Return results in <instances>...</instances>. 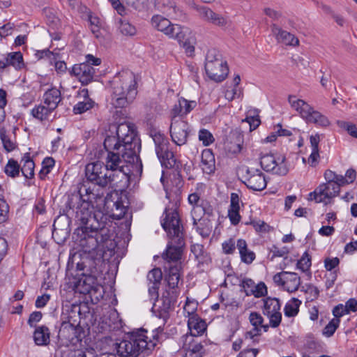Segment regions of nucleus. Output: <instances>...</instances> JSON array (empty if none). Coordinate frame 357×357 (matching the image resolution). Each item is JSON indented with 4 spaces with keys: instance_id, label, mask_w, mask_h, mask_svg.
Masks as SVG:
<instances>
[{
    "instance_id": "obj_62",
    "label": "nucleus",
    "mask_w": 357,
    "mask_h": 357,
    "mask_svg": "<svg viewBox=\"0 0 357 357\" xmlns=\"http://www.w3.org/2000/svg\"><path fill=\"white\" fill-rule=\"evenodd\" d=\"M218 61H222L221 54L216 50H209L206 56V63H215Z\"/></svg>"
},
{
    "instance_id": "obj_41",
    "label": "nucleus",
    "mask_w": 357,
    "mask_h": 357,
    "mask_svg": "<svg viewBox=\"0 0 357 357\" xmlns=\"http://www.w3.org/2000/svg\"><path fill=\"white\" fill-rule=\"evenodd\" d=\"M21 172L20 165L13 158H10L4 167L5 174L11 178L19 176Z\"/></svg>"
},
{
    "instance_id": "obj_52",
    "label": "nucleus",
    "mask_w": 357,
    "mask_h": 357,
    "mask_svg": "<svg viewBox=\"0 0 357 357\" xmlns=\"http://www.w3.org/2000/svg\"><path fill=\"white\" fill-rule=\"evenodd\" d=\"M119 23V29L122 34L126 36H132L135 33V27L130 24L128 21L120 19Z\"/></svg>"
},
{
    "instance_id": "obj_46",
    "label": "nucleus",
    "mask_w": 357,
    "mask_h": 357,
    "mask_svg": "<svg viewBox=\"0 0 357 357\" xmlns=\"http://www.w3.org/2000/svg\"><path fill=\"white\" fill-rule=\"evenodd\" d=\"M162 278V273L160 268H154L151 270L147 275V280L150 284L160 285Z\"/></svg>"
},
{
    "instance_id": "obj_23",
    "label": "nucleus",
    "mask_w": 357,
    "mask_h": 357,
    "mask_svg": "<svg viewBox=\"0 0 357 357\" xmlns=\"http://www.w3.org/2000/svg\"><path fill=\"white\" fill-rule=\"evenodd\" d=\"M81 306L79 304H66L62 307L60 321L81 326Z\"/></svg>"
},
{
    "instance_id": "obj_28",
    "label": "nucleus",
    "mask_w": 357,
    "mask_h": 357,
    "mask_svg": "<svg viewBox=\"0 0 357 357\" xmlns=\"http://www.w3.org/2000/svg\"><path fill=\"white\" fill-rule=\"evenodd\" d=\"M9 66H13L17 70H20L24 66L23 56L20 52L8 53L3 59L0 60V70H4Z\"/></svg>"
},
{
    "instance_id": "obj_30",
    "label": "nucleus",
    "mask_w": 357,
    "mask_h": 357,
    "mask_svg": "<svg viewBox=\"0 0 357 357\" xmlns=\"http://www.w3.org/2000/svg\"><path fill=\"white\" fill-rule=\"evenodd\" d=\"M123 126H119L116 130V136L107 135L103 142L104 149L107 153L121 151L120 132L122 131Z\"/></svg>"
},
{
    "instance_id": "obj_55",
    "label": "nucleus",
    "mask_w": 357,
    "mask_h": 357,
    "mask_svg": "<svg viewBox=\"0 0 357 357\" xmlns=\"http://www.w3.org/2000/svg\"><path fill=\"white\" fill-rule=\"evenodd\" d=\"M56 53L50 51L48 49H45L43 50H38L35 53V56L38 60L40 59H47L50 63L51 61H54V55Z\"/></svg>"
},
{
    "instance_id": "obj_13",
    "label": "nucleus",
    "mask_w": 357,
    "mask_h": 357,
    "mask_svg": "<svg viewBox=\"0 0 357 357\" xmlns=\"http://www.w3.org/2000/svg\"><path fill=\"white\" fill-rule=\"evenodd\" d=\"M284 155L265 154L260 158L261 168L267 172L279 176H285L289 172V167L286 162Z\"/></svg>"
},
{
    "instance_id": "obj_56",
    "label": "nucleus",
    "mask_w": 357,
    "mask_h": 357,
    "mask_svg": "<svg viewBox=\"0 0 357 357\" xmlns=\"http://www.w3.org/2000/svg\"><path fill=\"white\" fill-rule=\"evenodd\" d=\"M9 206L3 199H0V224L5 222L8 217Z\"/></svg>"
},
{
    "instance_id": "obj_2",
    "label": "nucleus",
    "mask_w": 357,
    "mask_h": 357,
    "mask_svg": "<svg viewBox=\"0 0 357 357\" xmlns=\"http://www.w3.org/2000/svg\"><path fill=\"white\" fill-rule=\"evenodd\" d=\"M86 193L87 200L82 198L79 191L66 193L62 198L60 216H65L69 220L74 218L77 224L87 225L94 212L102 211L106 202L103 192H95L94 189L89 188Z\"/></svg>"
},
{
    "instance_id": "obj_21",
    "label": "nucleus",
    "mask_w": 357,
    "mask_h": 357,
    "mask_svg": "<svg viewBox=\"0 0 357 357\" xmlns=\"http://www.w3.org/2000/svg\"><path fill=\"white\" fill-rule=\"evenodd\" d=\"M205 70L208 77L216 82H222L229 73L226 61H218L215 63H206Z\"/></svg>"
},
{
    "instance_id": "obj_11",
    "label": "nucleus",
    "mask_w": 357,
    "mask_h": 357,
    "mask_svg": "<svg viewBox=\"0 0 357 357\" xmlns=\"http://www.w3.org/2000/svg\"><path fill=\"white\" fill-rule=\"evenodd\" d=\"M123 128L127 129V133L121 135V144L122 146L121 151H123V157L129 158L128 155L136 159L137 162H139L138 171L139 174L142 172V163L139 156V153L141 149V140L137 134L130 129V127L126 125H123Z\"/></svg>"
},
{
    "instance_id": "obj_43",
    "label": "nucleus",
    "mask_w": 357,
    "mask_h": 357,
    "mask_svg": "<svg viewBox=\"0 0 357 357\" xmlns=\"http://www.w3.org/2000/svg\"><path fill=\"white\" fill-rule=\"evenodd\" d=\"M54 164L55 161L51 157H47L43 160L42 162V169L39 172V177L40 179H45L46 176L51 172V169L54 166Z\"/></svg>"
},
{
    "instance_id": "obj_7",
    "label": "nucleus",
    "mask_w": 357,
    "mask_h": 357,
    "mask_svg": "<svg viewBox=\"0 0 357 357\" xmlns=\"http://www.w3.org/2000/svg\"><path fill=\"white\" fill-rule=\"evenodd\" d=\"M123 151L109 152L105 158V164L104 165L105 170L109 172V174H114V183L123 180H128L130 178L131 169L130 165L135 162L136 159L130 155L129 158L123 157Z\"/></svg>"
},
{
    "instance_id": "obj_1",
    "label": "nucleus",
    "mask_w": 357,
    "mask_h": 357,
    "mask_svg": "<svg viewBox=\"0 0 357 357\" xmlns=\"http://www.w3.org/2000/svg\"><path fill=\"white\" fill-rule=\"evenodd\" d=\"M108 217L102 211L93 213L92 218L89 219L87 225H79L75 230L73 235L88 255L84 257H95L92 251L96 250L105 253L112 252L116 246L112 239V234L107 227Z\"/></svg>"
},
{
    "instance_id": "obj_49",
    "label": "nucleus",
    "mask_w": 357,
    "mask_h": 357,
    "mask_svg": "<svg viewBox=\"0 0 357 357\" xmlns=\"http://www.w3.org/2000/svg\"><path fill=\"white\" fill-rule=\"evenodd\" d=\"M340 260L338 257H326L324 260V268L327 271L333 272L335 270H337L339 272V264Z\"/></svg>"
},
{
    "instance_id": "obj_44",
    "label": "nucleus",
    "mask_w": 357,
    "mask_h": 357,
    "mask_svg": "<svg viewBox=\"0 0 357 357\" xmlns=\"http://www.w3.org/2000/svg\"><path fill=\"white\" fill-rule=\"evenodd\" d=\"M243 135L241 133H237L234 142L231 141L229 143L228 150L234 154L239 153L243 148Z\"/></svg>"
},
{
    "instance_id": "obj_26",
    "label": "nucleus",
    "mask_w": 357,
    "mask_h": 357,
    "mask_svg": "<svg viewBox=\"0 0 357 357\" xmlns=\"http://www.w3.org/2000/svg\"><path fill=\"white\" fill-rule=\"evenodd\" d=\"M156 154L162 166L169 169L174 168L178 172V176L181 177L180 169L181 164L176 160L174 153L169 151V147L167 149H165V151H159Z\"/></svg>"
},
{
    "instance_id": "obj_64",
    "label": "nucleus",
    "mask_w": 357,
    "mask_h": 357,
    "mask_svg": "<svg viewBox=\"0 0 357 357\" xmlns=\"http://www.w3.org/2000/svg\"><path fill=\"white\" fill-rule=\"evenodd\" d=\"M240 209H229L228 210V217L230 220L231 225L236 226L241 220V215L239 213Z\"/></svg>"
},
{
    "instance_id": "obj_36",
    "label": "nucleus",
    "mask_w": 357,
    "mask_h": 357,
    "mask_svg": "<svg viewBox=\"0 0 357 357\" xmlns=\"http://www.w3.org/2000/svg\"><path fill=\"white\" fill-rule=\"evenodd\" d=\"M283 273L285 275L284 289L290 293L297 291L301 284V278L294 272L283 271Z\"/></svg>"
},
{
    "instance_id": "obj_47",
    "label": "nucleus",
    "mask_w": 357,
    "mask_h": 357,
    "mask_svg": "<svg viewBox=\"0 0 357 357\" xmlns=\"http://www.w3.org/2000/svg\"><path fill=\"white\" fill-rule=\"evenodd\" d=\"M311 265V257L306 251L303 253L301 258L297 261V268L301 269L303 272H306L310 270Z\"/></svg>"
},
{
    "instance_id": "obj_34",
    "label": "nucleus",
    "mask_w": 357,
    "mask_h": 357,
    "mask_svg": "<svg viewBox=\"0 0 357 357\" xmlns=\"http://www.w3.org/2000/svg\"><path fill=\"white\" fill-rule=\"evenodd\" d=\"M188 326L190 330V334L197 335L203 333L206 329L204 320L202 319L197 314H192L188 321Z\"/></svg>"
},
{
    "instance_id": "obj_53",
    "label": "nucleus",
    "mask_w": 357,
    "mask_h": 357,
    "mask_svg": "<svg viewBox=\"0 0 357 357\" xmlns=\"http://www.w3.org/2000/svg\"><path fill=\"white\" fill-rule=\"evenodd\" d=\"M192 253L195 255V257L199 262L203 263L204 260V246L201 244H193L190 247Z\"/></svg>"
},
{
    "instance_id": "obj_29",
    "label": "nucleus",
    "mask_w": 357,
    "mask_h": 357,
    "mask_svg": "<svg viewBox=\"0 0 357 357\" xmlns=\"http://www.w3.org/2000/svg\"><path fill=\"white\" fill-rule=\"evenodd\" d=\"M81 94L84 98V100L83 101L78 102L76 105H74L73 109L74 114H81L91 109L94 108L95 107H98V104L89 98V91L87 89H83L81 91Z\"/></svg>"
},
{
    "instance_id": "obj_40",
    "label": "nucleus",
    "mask_w": 357,
    "mask_h": 357,
    "mask_svg": "<svg viewBox=\"0 0 357 357\" xmlns=\"http://www.w3.org/2000/svg\"><path fill=\"white\" fill-rule=\"evenodd\" d=\"M198 234L204 238H208L212 230V224L208 218L199 219V225L196 227Z\"/></svg>"
},
{
    "instance_id": "obj_14",
    "label": "nucleus",
    "mask_w": 357,
    "mask_h": 357,
    "mask_svg": "<svg viewBox=\"0 0 357 357\" xmlns=\"http://www.w3.org/2000/svg\"><path fill=\"white\" fill-rule=\"evenodd\" d=\"M340 188L336 182H328L320 184L314 191L309 194V200H314L317 203L324 202L327 204L326 199H330L338 195Z\"/></svg>"
},
{
    "instance_id": "obj_57",
    "label": "nucleus",
    "mask_w": 357,
    "mask_h": 357,
    "mask_svg": "<svg viewBox=\"0 0 357 357\" xmlns=\"http://www.w3.org/2000/svg\"><path fill=\"white\" fill-rule=\"evenodd\" d=\"M251 293L256 297L260 298L267 294V287L264 282H261L258 283L254 289L250 290Z\"/></svg>"
},
{
    "instance_id": "obj_9",
    "label": "nucleus",
    "mask_w": 357,
    "mask_h": 357,
    "mask_svg": "<svg viewBox=\"0 0 357 357\" xmlns=\"http://www.w3.org/2000/svg\"><path fill=\"white\" fill-rule=\"evenodd\" d=\"M295 98L294 96H289L288 98L289 102L294 109L299 112L301 117L307 123H314L321 127H326L330 125V121L326 116L314 110L305 101L301 99L295 100Z\"/></svg>"
},
{
    "instance_id": "obj_12",
    "label": "nucleus",
    "mask_w": 357,
    "mask_h": 357,
    "mask_svg": "<svg viewBox=\"0 0 357 357\" xmlns=\"http://www.w3.org/2000/svg\"><path fill=\"white\" fill-rule=\"evenodd\" d=\"M179 295L176 291L165 290L162 296L160 298H158L153 303V312L160 319L166 321L169 318L170 312L174 311Z\"/></svg>"
},
{
    "instance_id": "obj_27",
    "label": "nucleus",
    "mask_w": 357,
    "mask_h": 357,
    "mask_svg": "<svg viewBox=\"0 0 357 357\" xmlns=\"http://www.w3.org/2000/svg\"><path fill=\"white\" fill-rule=\"evenodd\" d=\"M61 217H58L56 220H54L53 227L54 229L52 231V238L54 239L56 243L59 245H62L65 243L66 239L68 238L70 232V220L66 219V225L63 228L59 227V219Z\"/></svg>"
},
{
    "instance_id": "obj_42",
    "label": "nucleus",
    "mask_w": 357,
    "mask_h": 357,
    "mask_svg": "<svg viewBox=\"0 0 357 357\" xmlns=\"http://www.w3.org/2000/svg\"><path fill=\"white\" fill-rule=\"evenodd\" d=\"M301 304V301L299 299L292 298L291 300L289 303H287L284 306V315L287 317H293L297 315Z\"/></svg>"
},
{
    "instance_id": "obj_45",
    "label": "nucleus",
    "mask_w": 357,
    "mask_h": 357,
    "mask_svg": "<svg viewBox=\"0 0 357 357\" xmlns=\"http://www.w3.org/2000/svg\"><path fill=\"white\" fill-rule=\"evenodd\" d=\"M0 139L2 142L4 149L7 152H10L15 149V143L10 139L4 128L0 129Z\"/></svg>"
},
{
    "instance_id": "obj_17",
    "label": "nucleus",
    "mask_w": 357,
    "mask_h": 357,
    "mask_svg": "<svg viewBox=\"0 0 357 357\" xmlns=\"http://www.w3.org/2000/svg\"><path fill=\"white\" fill-rule=\"evenodd\" d=\"M263 301V314L269 318L270 326L272 328H277L282 321L280 300L276 298L267 297Z\"/></svg>"
},
{
    "instance_id": "obj_24",
    "label": "nucleus",
    "mask_w": 357,
    "mask_h": 357,
    "mask_svg": "<svg viewBox=\"0 0 357 357\" xmlns=\"http://www.w3.org/2000/svg\"><path fill=\"white\" fill-rule=\"evenodd\" d=\"M155 6L158 10L172 18L178 19L185 17V14L172 0H155Z\"/></svg>"
},
{
    "instance_id": "obj_59",
    "label": "nucleus",
    "mask_w": 357,
    "mask_h": 357,
    "mask_svg": "<svg viewBox=\"0 0 357 357\" xmlns=\"http://www.w3.org/2000/svg\"><path fill=\"white\" fill-rule=\"evenodd\" d=\"M197 209H201L204 215H207L208 217L213 215V208L207 200H201Z\"/></svg>"
},
{
    "instance_id": "obj_39",
    "label": "nucleus",
    "mask_w": 357,
    "mask_h": 357,
    "mask_svg": "<svg viewBox=\"0 0 357 357\" xmlns=\"http://www.w3.org/2000/svg\"><path fill=\"white\" fill-rule=\"evenodd\" d=\"M151 137L155 143V153L165 151V149H167L169 147V140L163 134L160 132H155L151 134Z\"/></svg>"
},
{
    "instance_id": "obj_10",
    "label": "nucleus",
    "mask_w": 357,
    "mask_h": 357,
    "mask_svg": "<svg viewBox=\"0 0 357 357\" xmlns=\"http://www.w3.org/2000/svg\"><path fill=\"white\" fill-rule=\"evenodd\" d=\"M85 337L86 331L83 327L60 321L57 333L60 346L68 347L70 344L76 346L81 343Z\"/></svg>"
},
{
    "instance_id": "obj_35",
    "label": "nucleus",
    "mask_w": 357,
    "mask_h": 357,
    "mask_svg": "<svg viewBox=\"0 0 357 357\" xmlns=\"http://www.w3.org/2000/svg\"><path fill=\"white\" fill-rule=\"evenodd\" d=\"M236 247L239 250L241 259L243 263L250 264L255 260V254L248 248L247 243L244 239H238Z\"/></svg>"
},
{
    "instance_id": "obj_3",
    "label": "nucleus",
    "mask_w": 357,
    "mask_h": 357,
    "mask_svg": "<svg viewBox=\"0 0 357 357\" xmlns=\"http://www.w3.org/2000/svg\"><path fill=\"white\" fill-rule=\"evenodd\" d=\"M165 218L161 225L167 232L169 239L165 251L162 253V258L169 263L181 262L183 248L185 247V233L183 226L176 210L169 212L165 208Z\"/></svg>"
},
{
    "instance_id": "obj_31",
    "label": "nucleus",
    "mask_w": 357,
    "mask_h": 357,
    "mask_svg": "<svg viewBox=\"0 0 357 357\" xmlns=\"http://www.w3.org/2000/svg\"><path fill=\"white\" fill-rule=\"evenodd\" d=\"M43 98L44 104L54 110L56 109L62 100L61 91L55 86L47 90L44 93Z\"/></svg>"
},
{
    "instance_id": "obj_60",
    "label": "nucleus",
    "mask_w": 357,
    "mask_h": 357,
    "mask_svg": "<svg viewBox=\"0 0 357 357\" xmlns=\"http://www.w3.org/2000/svg\"><path fill=\"white\" fill-rule=\"evenodd\" d=\"M43 317V314L40 311H35L30 314L27 324L31 328L38 327L36 324L39 322Z\"/></svg>"
},
{
    "instance_id": "obj_61",
    "label": "nucleus",
    "mask_w": 357,
    "mask_h": 357,
    "mask_svg": "<svg viewBox=\"0 0 357 357\" xmlns=\"http://www.w3.org/2000/svg\"><path fill=\"white\" fill-rule=\"evenodd\" d=\"M223 252L226 255L233 254L236 249L235 241L232 238L225 241L222 244Z\"/></svg>"
},
{
    "instance_id": "obj_58",
    "label": "nucleus",
    "mask_w": 357,
    "mask_h": 357,
    "mask_svg": "<svg viewBox=\"0 0 357 357\" xmlns=\"http://www.w3.org/2000/svg\"><path fill=\"white\" fill-rule=\"evenodd\" d=\"M59 56V54L58 53H56V54L54 55V61H51L50 63L51 65L54 66L55 70L57 72V73L63 74L66 73L67 70V65L64 61H58Z\"/></svg>"
},
{
    "instance_id": "obj_33",
    "label": "nucleus",
    "mask_w": 357,
    "mask_h": 357,
    "mask_svg": "<svg viewBox=\"0 0 357 357\" xmlns=\"http://www.w3.org/2000/svg\"><path fill=\"white\" fill-rule=\"evenodd\" d=\"M33 337L36 345H48L50 342V331L49 328L45 325L36 327Z\"/></svg>"
},
{
    "instance_id": "obj_54",
    "label": "nucleus",
    "mask_w": 357,
    "mask_h": 357,
    "mask_svg": "<svg viewBox=\"0 0 357 357\" xmlns=\"http://www.w3.org/2000/svg\"><path fill=\"white\" fill-rule=\"evenodd\" d=\"M245 224L252 225L257 232H268L271 228L267 223L261 220H251L250 222H245Z\"/></svg>"
},
{
    "instance_id": "obj_5",
    "label": "nucleus",
    "mask_w": 357,
    "mask_h": 357,
    "mask_svg": "<svg viewBox=\"0 0 357 357\" xmlns=\"http://www.w3.org/2000/svg\"><path fill=\"white\" fill-rule=\"evenodd\" d=\"M151 23L154 29L162 32L169 38L176 40L184 49L187 56L194 55L196 39L189 28L173 24L168 19L160 15H153Z\"/></svg>"
},
{
    "instance_id": "obj_4",
    "label": "nucleus",
    "mask_w": 357,
    "mask_h": 357,
    "mask_svg": "<svg viewBox=\"0 0 357 357\" xmlns=\"http://www.w3.org/2000/svg\"><path fill=\"white\" fill-rule=\"evenodd\" d=\"M111 104L123 109L133 102L137 95L135 75L130 71L118 73L111 82Z\"/></svg>"
},
{
    "instance_id": "obj_16",
    "label": "nucleus",
    "mask_w": 357,
    "mask_h": 357,
    "mask_svg": "<svg viewBox=\"0 0 357 357\" xmlns=\"http://www.w3.org/2000/svg\"><path fill=\"white\" fill-rule=\"evenodd\" d=\"M243 183L254 191H261L266 188L267 181L264 174L259 169L246 167L243 176Z\"/></svg>"
},
{
    "instance_id": "obj_38",
    "label": "nucleus",
    "mask_w": 357,
    "mask_h": 357,
    "mask_svg": "<svg viewBox=\"0 0 357 357\" xmlns=\"http://www.w3.org/2000/svg\"><path fill=\"white\" fill-rule=\"evenodd\" d=\"M53 111V109L45 105H39L31 109V114L35 119L40 121H49V117Z\"/></svg>"
},
{
    "instance_id": "obj_20",
    "label": "nucleus",
    "mask_w": 357,
    "mask_h": 357,
    "mask_svg": "<svg viewBox=\"0 0 357 357\" xmlns=\"http://www.w3.org/2000/svg\"><path fill=\"white\" fill-rule=\"evenodd\" d=\"M70 76L76 77L82 85H87L95 80L96 69L87 63L75 64L68 70Z\"/></svg>"
},
{
    "instance_id": "obj_51",
    "label": "nucleus",
    "mask_w": 357,
    "mask_h": 357,
    "mask_svg": "<svg viewBox=\"0 0 357 357\" xmlns=\"http://www.w3.org/2000/svg\"><path fill=\"white\" fill-rule=\"evenodd\" d=\"M337 124L340 128L347 130L351 137L357 139V126L355 124L344 121H337Z\"/></svg>"
},
{
    "instance_id": "obj_8",
    "label": "nucleus",
    "mask_w": 357,
    "mask_h": 357,
    "mask_svg": "<svg viewBox=\"0 0 357 357\" xmlns=\"http://www.w3.org/2000/svg\"><path fill=\"white\" fill-rule=\"evenodd\" d=\"M85 177L86 181L98 186L100 189L94 190L95 192H103L108 185H115L114 174H109L105 170L104 163L99 161L88 163L85 167Z\"/></svg>"
},
{
    "instance_id": "obj_50",
    "label": "nucleus",
    "mask_w": 357,
    "mask_h": 357,
    "mask_svg": "<svg viewBox=\"0 0 357 357\" xmlns=\"http://www.w3.org/2000/svg\"><path fill=\"white\" fill-rule=\"evenodd\" d=\"M199 139L205 146H209L215 141L211 132L204 128H202L199 131Z\"/></svg>"
},
{
    "instance_id": "obj_15",
    "label": "nucleus",
    "mask_w": 357,
    "mask_h": 357,
    "mask_svg": "<svg viewBox=\"0 0 357 357\" xmlns=\"http://www.w3.org/2000/svg\"><path fill=\"white\" fill-rule=\"evenodd\" d=\"M188 123L183 119H173L169 127L170 136L172 142L177 146L187 143L190 133Z\"/></svg>"
},
{
    "instance_id": "obj_6",
    "label": "nucleus",
    "mask_w": 357,
    "mask_h": 357,
    "mask_svg": "<svg viewBox=\"0 0 357 357\" xmlns=\"http://www.w3.org/2000/svg\"><path fill=\"white\" fill-rule=\"evenodd\" d=\"M102 262L100 258L82 257L81 261L77 263L75 286L80 288V292L84 294H91L96 291L97 277L99 271L97 266Z\"/></svg>"
},
{
    "instance_id": "obj_63",
    "label": "nucleus",
    "mask_w": 357,
    "mask_h": 357,
    "mask_svg": "<svg viewBox=\"0 0 357 357\" xmlns=\"http://www.w3.org/2000/svg\"><path fill=\"white\" fill-rule=\"evenodd\" d=\"M249 320L250 324L255 327L261 326L264 321L261 315L256 312H252L250 314Z\"/></svg>"
},
{
    "instance_id": "obj_48",
    "label": "nucleus",
    "mask_w": 357,
    "mask_h": 357,
    "mask_svg": "<svg viewBox=\"0 0 357 357\" xmlns=\"http://www.w3.org/2000/svg\"><path fill=\"white\" fill-rule=\"evenodd\" d=\"M340 320L333 319L323 329V335L327 337H331L339 327Z\"/></svg>"
},
{
    "instance_id": "obj_32",
    "label": "nucleus",
    "mask_w": 357,
    "mask_h": 357,
    "mask_svg": "<svg viewBox=\"0 0 357 357\" xmlns=\"http://www.w3.org/2000/svg\"><path fill=\"white\" fill-rule=\"evenodd\" d=\"M202 169L205 174H211L215 170V155L210 149H204L202 153Z\"/></svg>"
},
{
    "instance_id": "obj_18",
    "label": "nucleus",
    "mask_w": 357,
    "mask_h": 357,
    "mask_svg": "<svg viewBox=\"0 0 357 357\" xmlns=\"http://www.w3.org/2000/svg\"><path fill=\"white\" fill-rule=\"evenodd\" d=\"M192 7L197 12L199 17L203 21L222 29L227 26V18L221 14L215 13L208 7L197 6L195 3Z\"/></svg>"
},
{
    "instance_id": "obj_37",
    "label": "nucleus",
    "mask_w": 357,
    "mask_h": 357,
    "mask_svg": "<svg viewBox=\"0 0 357 357\" xmlns=\"http://www.w3.org/2000/svg\"><path fill=\"white\" fill-rule=\"evenodd\" d=\"M21 162L23 163L21 167V172L26 178H31L34 176L35 163L31 159L30 153H26L22 158Z\"/></svg>"
},
{
    "instance_id": "obj_19",
    "label": "nucleus",
    "mask_w": 357,
    "mask_h": 357,
    "mask_svg": "<svg viewBox=\"0 0 357 357\" xmlns=\"http://www.w3.org/2000/svg\"><path fill=\"white\" fill-rule=\"evenodd\" d=\"M185 357H203L205 349L195 335L189 334L182 337Z\"/></svg>"
},
{
    "instance_id": "obj_25",
    "label": "nucleus",
    "mask_w": 357,
    "mask_h": 357,
    "mask_svg": "<svg viewBox=\"0 0 357 357\" xmlns=\"http://www.w3.org/2000/svg\"><path fill=\"white\" fill-rule=\"evenodd\" d=\"M271 31L278 43L291 46H297L299 45V40L294 35L282 29L276 24L271 25Z\"/></svg>"
},
{
    "instance_id": "obj_22",
    "label": "nucleus",
    "mask_w": 357,
    "mask_h": 357,
    "mask_svg": "<svg viewBox=\"0 0 357 357\" xmlns=\"http://www.w3.org/2000/svg\"><path fill=\"white\" fill-rule=\"evenodd\" d=\"M182 271V263L179 262L175 265H170L165 275V280L167 283V288L165 290L169 291H176L180 294V289L178 286L181 280Z\"/></svg>"
}]
</instances>
